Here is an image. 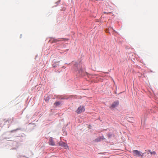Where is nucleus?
Segmentation results:
<instances>
[{
	"mask_svg": "<svg viewBox=\"0 0 158 158\" xmlns=\"http://www.w3.org/2000/svg\"><path fill=\"white\" fill-rule=\"evenodd\" d=\"M64 40H69V39L66 38L59 39H51L50 41H52V43H56L57 42L60 41Z\"/></svg>",
	"mask_w": 158,
	"mask_h": 158,
	"instance_id": "obj_1",
	"label": "nucleus"
},
{
	"mask_svg": "<svg viewBox=\"0 0 158 158\" xmlns=\"http://www.w3.org/2000/svg\"><path fill=\"white\" fill-rule=\"evenodd\" d=\"M49 144L52 146L55 145V143L52 138H50L49 140Z\"/></svg>",
	"mask_w": 158,
	"mask_h": 158,
	"instance_id": "obj_6",
	"label": "nucleus"
},
{
	"mask_svg": "<svg viewBox=\"0 0 158 158\" xmlns=\"http://www.w3.org/2000/svg\"><path fill=\"white\" fill-rule=\"evenodd\" d=\"M119 104V102L118 101H115L113 102L112 104L110 106V108L111 109H113L117 106Z\"/></svg>",
	"mask_w": 158,
	"mask_h": 158,
	"instance_id": "obj_5",
	"label": "nucleus"
},
{
	"mask_svg": "<svg viewBox=\"0 0 158 158\" xmlns=\"http://www.w3.org/2000/svg\"><path fill=\"white\" fill-rule=\"evenodd\" d=\"M58 144L59 146L63 147L65 149H68L69 148L67 144L63 142H60L58 143Z\"/></svg>",
	"mask_w": 158,
	"mask_h": 158,
	"instance_id": "obj_4",
	"label": "nucleus"
},
{
	"mask_svg": "<svg viewBox=\"0 0 158 158\" xmlns=\"http://www.w3.org/2000/svg\"><path fill=\"white\" fill-rule=\"evenodd\" d=\"M148 151L150 152L151 154L155 155L156 154V152L155 151L151 152L150 150H149Z\"/></svg>",
	"mask_w": 158,
	"mask_h": 158,
	"instance_id": "obj_9",
	"label": "nucleus"
},
{
	"mask_svg": "<svg viewBox=\"0 0 158 158\" xmlns=\"http://www.w3.org/2000/svg\"><path fill=\"white\" fill-rule=\"evenodd\" d=\"M132 152L134 156H143V155L141 154L142 153L137 150H133Z\"/></svg>",
	"mask_w": 158,
	"mask_h": 158,
	"instance_id": "obj_2",
	"label": "nucleus"
},
{
	"mask_svg": "<svg viewBox=\"0 0 158 158\" xmlns=\"http://www.w3.org/2000/svg\"><path fill=\"white\" fill-rule=\"evenodd\" d=\"M85 110L84 107L83 106H80L79 107L77 110H76V112L77 113L79 114L81 113L83 111H84Z\"/></svg>",
	"mask_w": 158,
	"mask_h": 158,
	"instance_id": "obj_3",
	"label": "nucleus"
},
{
	"mask_svg": "<svg viewBox=\"0 0 158 158\" xmlns=\"http://www.w3.org/2000/svg\"><path fill=\"white\" fill-rule=\"evenodd\" d=\"M61 102L58 101V102H56L54 103V105L55 106H59L60 105H61Z\"/></svg>",
	"mask_w": 158,
	"mask_h": 158,
	"instance_id": "obj_7",
	"label": "nucleus"
},
{
	"mask_svg": "<svg viewBox=\"0 0 158 158\" xmlns=\"http://www.w3.org/2000/svg\"><path fill=\"white\" fill-rule=\"evenodd\" d=\"M69 98L67 97L66 96H64L63 97L59 98L60 99H67Z\"/></svg>",
	"mask_w": 158,
	"mask_h": 158,
	"instance_id": "obj_8",
	"label": "nucleus"
}]
</instances>
